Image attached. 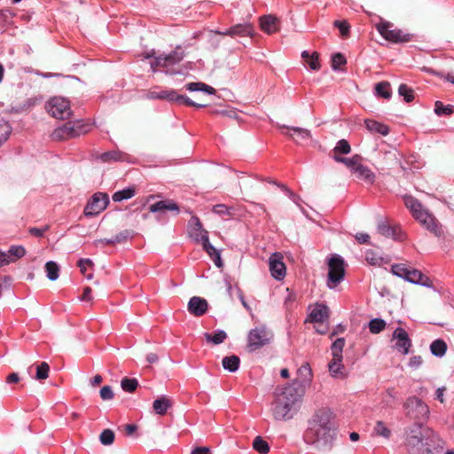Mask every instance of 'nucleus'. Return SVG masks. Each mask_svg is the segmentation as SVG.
<instances>
[{"mask_svg":"<svg viewBox=\"0 0 454 454\" xmlns=\"http://www.w3.org/2000/svg\"><path fill=\"white\" fill-rule=\"evenodd\" d=\"M333 412L328 408L318 409L309 421L305 440L318 448L330 450L333 447L335 428Z\"/></svg>","mask_w":454,"mask_h":454,"instance_id":"obj_1","label":"nucleus"},{"mask_svg":"<svg viewBox=\"0 0 454 454\" xmlns=\"http://www.w3.org/2000/svg\"><path fill=\"white\" fill-rule=\"evenodd\" d=\"M406 442L411 451L430 453L440 446L439 442H442V440L433 431L429 429L423 430L422 425H415L414 428L411 429Z\"/></svg>","mask_w":454,"mask_h":454,"instance_id":"obj_2","label":"nucleus"},{"mask_svg":"<svg viewBox=\"0 0 454 454\" xmlns=\"http://www.w3.org/2000/svg\"><path fill=\"white\" fill-rule=\"evenodd\" d=\"M405 207L410 210L412 216L427 230L434 233L436 237H441L443 233L442 226L436 221L423 205L413 196H403Z\"/></svg>","mask_w":454,"mask_h":454,"instance_id":"obj_3","label":"nucleus"},{"mask_svg":"<svg viewBox=\"0 0 454 454\" xmlns=\"http://www.w3.org/2000/svg\"><path fill=\"white\" fill-rule=\"evenodd\" d=\"M335 161L344 164L359 180L369 184L374 183V173L369 168V167L362 163V157L360 155L355 154L351 158L335 157Z\"/></svg>","mask_w":454,"mask_h":454,"instance_id":"obj_4","label":"nucleus"},{"mask_svg":"<svg viewBox=\"0 0 454 454\" xmlns=\"http://www.w3.org/2000/svg\"><path fill=\"white\" fill-rule=\"evenodd\" d=\"M184 58V51H182L180 46H177L168 54H162L156 57L154 60L151 62V68L153 72L156 71L157 67L163 68L167 74H180L181 71L175 68V66L180 63Z\"/></svg>","mask_w":454,"mask_h":454,"instance_id":"obj_5","label":"nucleus"},{"mask_svg":"<svg viewBox=\"0 0 454 454\" xmlns=\"http://www.w3.org/2000/svg\"><path fill=\"white\" fill-rule=\"evenodd\" d=\"M405 415L415 421V425H423L429 417V407L420 398L410 396L403 403Z\"/></svg>","mask_w":454,"mask_h":454,"instance_id":"obj_6","label":"nucleus"},{"mask_svg":"<svg viewBox=\"0 0 454 454\" xmlns=\"http://www.w3.org/2000/svg\"><path fill=\"white\" fill-rule=\"evenodd\" d=\"M391 272L412 284L423 286H430L432 285V282L427 276L423 274L420 270L410 267L405 263L393 264L391 266Z\"/></svg>","mask_w":454,"mask_h":454,"instance_id":"obj_7","label":"nucleus"},{"mask_svg":"<svg viewBox=\"0 0 454 454\" xmlns=\"http://www.w3.org/2000/svg\"><path fill=\"white\" fill-rule=\"evenodd\" d=\"M328 274L326 286L330 289L335 288L345 277V261L337 254H332L327 261Z\"/></svg>","mask_w":454,"mask_h":454,"instance_id":"obj_8","label":"nucleus"},{"mask_svg":"<svg viewBox=\"0 0 454 454\" xmlns=\"http://www.w3.org/2000/svg\"><path fill=\"white\" fill-rule=\"evenodd\" d=\"M376 29L385 40L394 43H408L412 36L402 29L394 27V24L387 20H380L376 24Z\"/></svg>","mask_w":454,"mask_h":454,"instance_id":"obj_9","label":"nucleus"},{"mask_svg":"<svg viewBox=\"0 0 454 454\" xmlns=\"http://www.w3.org/2000/svg\"><path fill=\"white\" fill-rule=\"evenodd\" d=\"M272 334L265 326L255 327L248 333L247 335V349L254 352L270 343Z\"/></svg>","mask_w":454,"mask_h":454,"instance_id":"obj_10","label":"nucleus"},{"mask_svg":"<svg viewBox=\"0 0 454 454\" xmlns=\"http://www.w3.org/2000/svg\"><path fill=\"white\" fill-rule=\"evenodd\" d=\"M109 204V198L106 193L96 192L88 200L84 207V215L88 217L96 216L103 212Z\"/></svg>","mask_w":454,"mask_h":454,"instance_id":"obj_11","label":"nucleus"},{"mask_svg":"<svg viewBox=\"0 0 454 454\" xmlns=\"http://www.w3.org/2000/svg\"><path fill=\"white\" fill-rule=\"evenodd\" d=\"M48 113L56 119L65 120L71 115L69 101L61 97H54L47 103Z\"/></svg>","mask_w":454,"mask_h":454,"instance_id":"obj_12","label":"nucleus"},{"mask_svg":"<svg viewBox=\"0 0 454 454\" xmlns=\"http://www.w3.org/2000/svg\"><path fill=\"white\" fill-rule=\"evenodd\" d=\"M269 267L271 276L277 280H282L286 274V267L280 253H274L269 258Z\"/></svg>","mask_w":454,"mask_h":454,"instance_id":"obj_13","label":"nucleus"},{"mask_svg":"<svg viewBox=\"0 0 454 454\" xmlns=\"http://www.w3.org/2000/svg\"><path fill=\"white\" fill-rule=\"evenodd\" d=\"M393 338L396 340L395 348L403 355L410 352L411 340L408 333L402 327H397L393 333Z\"/></svg>","mask_w":454,"mask_h":454,"instance_id":"obj_14","label":"nucleus"},{"mask_svg":"<svg viewBox=\"0 0 454 454\" xmlns=\"http://www.w3.org/2000/svg\"><path fill=\"white\" fill-rule=\"evenodd\" d=\"M188 232L196 242H204V236H208L207 231L202 227V223L196 215H192L188 223Z\"/></svg>","mask_w":454,"mask_h":454,"instance_id":"obj_15","label":"nucleus"},{"mask_svg":"<svg viewBox=\"0 0 454 454\" xmlns=\"http://www.w3.org/2000/svg\"><path fill=\"white\" fill-rule=\"evenodd\" d=\"M215 33L221 35H228L231 37L252 36L254 35V27L250 23L237 24L224 31H216Z\"/></svg>","mask_w":454,"mask_h":454,"instance_id":"obj_16","label":"nucleus"},{"mask_svg":"<svg viewBox=\"0 0 454 454\" xmlns=\"http://www.w3.org/2000/svg\"><path fill=\"white\" fill-rule=\"evenodd\" d=\"M377 230L382 236L392 238L395 240L402 241L405 239V234L399 225H389L387 222H380Z\"/></svg>","mask_w":454,"mask_h":454,"instance_id":"obj_17","label":"nucleus"},{"mask_svg":"<svg viewBox=\"0 0 454 454\" xmlns=\"http://www.w3.org/2000/svg\"><path fill=\"white\" fill-rule=\"evenodd\" d=\"M165 99L170 102H176L178 105H184L188 106H194L197 108H203L206 106L204 104H198L193 102L191 98L184 95H179L174 90H166Z\"/></svg>","mask_w":454,"mask_h":454,"instance_id":"obj_18","label":"nucleus"},{"mask_svg":"<svg viewBox=\"0 0 454 454\" xmlns=\"http://www.w3.org/2000/svg\"><path fill=\"white\" fill-rule=\"evenodd\" d=\"M207 301L199 296L192 297L188 302V311L195 317L203 316L207 312Z\"/></svg>","mask_w":454,"mask_h":454,"instance_id":"obj_19","label":"nucleus"},{"mask_svg":"<svg viewBox=\"0 0 454 454\" xmlns=\"http://www.w3.org/2000/svg\"><path fill=\"white\" fill-rule=\"evenodd\" d=\"M294 405L286 403L283 398H276L273 403V415L276 419H290V411Z\"/></svg>","mask_w":454,"mask_h":454,"instance_id":"obj_20","label":"nucleus"},{"mask_svg":"<svg viewBox=\"0 0 454 454\" xmlns=\"http://www.w3.org/2000/svg\"><path fill=\"white\" fill-rule=\"evenodd\" d=\"M276 398H283L286 403L294 405L299 400V395L294 387H277L275 390Z\"/></svg>","mask_w":454,"mask_h":454,"instance_id":"obj_21","label":"nucleus"},{"mask_svg":"<svg viewBox=\"0 0 454 454\" xmlns=\"http://www.w3.org/2000/svg\"><path fill=\"white\" fill-rule=\"evenodd\" d=\"M149 210L152 213L175 211L176 215L180 211L178 205L172 200H163L152 204L149 207Z\"/></svg>","mask_w":454,"mask_h":454,"instance_id":"obj_22","label":"nucleus"},{"mask_svg":"<svg viewBox=\"0 0 454 454\" xmlns=\"http://www.w3.org/2000/svg\"><path fill=\"white\" fill-rule=\"evenodd\" d=\"M283 129L293 131V133L286 132V136L292 137L295 143L300 144L304 141H308L311 137V133L309 129L298 128V127H287L282 126Z\"/></svg>","mask_w":454,"mask_h":454,"instance_id":"obj_23","label":"nucleus"},{"mask_svg":"<svg viewBox=\"0 0 454 454\" xmlns=\"http://www.w3.org/2000/svg\"><path fill=\"white\" fill-rule=\"evenodd\" d=\"M204 242L201 243L203 249L214 262L216 267L222 268L223 263L221 258L220 251L216 249L210 242L208 236H204Z\"/></svg>","mask_w":454,"mask_h":454,"instance_id":"obj_24","label":"nucleus"},{"mask_svg":"<svg viewBox=\"0 0 454 454\" xmlns=\"http://www.w3.org/2000/svg\"><path fill=\"white\" fill-rule=\"evenodd\" d=\"M51 138L54 141H64L74 138L70 121L56 128L51 133Z\"/></svg>","mask_w":454,"mask_h":454,"instance_id":"obj_25","label":"nucleus"},{"mask_svg":"<svg viewBox=\"0 0 454 454\" xmlns=\"http://www.w3.org/2000/svg\"><path fill=\"white\" fill-rule=\"evenodd\" d=\"M260 26L262 31L267 34H273L279 28L278 20L272 15H266L260 19Z\"/></svg>","mask_w":454,"mask_h":454,"instance_id":"obj_26","label":"nucleus"},{"mask_svg":"<svg viewBox=\"0 0 454 454\" xmlns=\"http://www.w3.org/2000/svg\"><path fill=\"white\" fill-rule=\"evenodd\" d=\"M364 124L372 134L387 136L389 133L388 126L378 121L367 119L364 121Z\"/></svg>","mask_w":454,"mask_h":454,"instance_id":"obj_27","label":"nucleus"},{"mask_svg":"<svg viewBox=\"0 0 454 454\" xmlns=\"http://www.w3.org/2000/svg\"><path fill=\"white\" fill-rule=\"evenodd\" d=\"M70 126L72 128V133L74 138L89 133L91 130L92 125L89 121L78 120L74 121H70Z\"/></svg>","mask_w":454,"mask_h":454,"instance_id":"obj_28","label":"nucleus"},{"mask_svg":"<svg viewBox=\"0 0 454 454\" xmlns=\"http://www.w3.org/2000/svg\"><path fill=\"white\" fill-rule=\"evenodd\" d=\"M297 380L301 385H308L312 380V370L309 363H303L297 371Z\"/></svg>","mask_w":454,"mask_h":454,"instance_id":"obj_29","label":"nucleus"},{"mask_svg":"<svg viewBox=\"0 0 454 454\" xmlns=\"http://www.w3.org/2000/svg\"><path fill=\"white\" fill-rule=\"evenodd\" d=\"M171 406L172 401L166 396H160L153 403V411L160 416L165 415Z\"/></svg>","mask_w":454,"mask_h":454,"instance_id":"obj_30","label":"nucleus"},{"mask_svg":"<svg viewBox=\"0 0 454 454\" xmlns=\"http://www.w3.org/2000/svg\"><path fill=\"white\" fill-rule=\"evenodd\" d=\"M328 366L329 372L333 377L337 379L346 378L345 367L342 364V358H340V360H335L334 357H333Z\"/></svg>","mask_w":454,"mask_h":454,"instance_id":"obj_31","label":"nucleus"},{"mask_svg":"<svg viewBox=\"0 0 454 454\" xmlns=\"http://www.w3.org/2000/svg\"><path fill=\"white\" fill-rule=\"evenodd\" d=\"M301 58L304 59L306 64L309 67L311 70L318 71L321 67L319 61V54L317 51L309 53L307 51H303L301 52Z\"/></svg>","mask_w":454,"mask_h":454,"instance_id":"obj_32","label":"nucleus"},{"mask_svg":"<svg viewBox=\"0 0 454 454\" xmlns=\"http://www.w3.org/2000/svg\"><path fill=\"white\" fill-rule=\"evenodd\" d=\"M222 364L224 370L235 372L239 368L240 359L236 355L227 356L223 358Z\"/></svg>","mask_w":454,"mask_h":454,"instance_id":"obj_33","label":"nucleus"},{"mask_svg":"<svg viewBox=\"0 0 454 454\" xmlns=\"http://www.w3.org/2000/svg\"><path fill=\"white\" fill-rule=\"evenodd\" d=\"M99 158L103 162L124 161L127 160L128 154L120 151H111L102 153Z\"/></svg>","mask_w":454,"mask_h":454,"instance_id":"obj_34","label":"nucleus"},{"mask_svg":"<svg viewBox=\"0 0 454 454\" xmlns=\"http://www.w3.org/2000/svg\"><path fill=\"white\" fill-rule=\"evenodd\" d=\"M136 194V188L134 186H129L125 189L115 192L112 199L115 202H120L124 200H129L134 197Z\"/></svg>","mask_w":454,"mask_h":454,"instance_id":"obj_35","label":"nucleus"},{"mask_svg":"<svg viewBox=\"0 0 454 454\" xmlns=\"http://www.w3.org/2000/svg\"><path fill=\"white\" fill-rule=\"evenodd\" d=\"M204 338L207 342L218 345L227 339V333L223 330H217L213 333H205Z\"/></svg>","mask_w":454,"mask_h":454,"instance_id":"obj_36","label":"nucleus"},{"mask_svg":"<svg viewBox=\"0 0 454 454\" xmlns=\"http://www.w3.org/2000/svg\"><path fill=\"white\" fill-rule=\"evenodd\" d=\"M185 88L189 91H204L209 95L215 93V90L213 87L200 82H189L185 85Z\"/></svg>","mask_w":454,"mask_h":454,"instance_id":"obj_37","label":"nucleus"},{"mask_svg":"<svg viewBox=\"0 0 454 454\" xmlns=\"http://www.w3.org/2000/svg\"><path fill=\"white\" fill-rule=\"evenodd\" d=\"M430 350L434 356L442 357L446 354L447 344L443 340L437 339L431 343Z\"/></svg>","mask_w":454,"mask_h":454,"instance_id":"obj_38","label":"nucleus"},{"mask_svg":"<svg viewBox=\"0 0 454 454\" xmlns=\"http://www.w3.org/2000/svg\"><path fill=\"white\" fill-rule=\"evenodd\" d=\"M333 152V159L335 160V157H341L340 154H348L351 152V146L346 139H340L337 142Z\"/></svg>","mask_w":454,"mask_h":454,"instance_id":"obj_39","label":"nucleus"},{"mask_svg":"<svg viewBox=\"0 0 454 454\" xmlns=\"http://www.w3.org/2000/svg\"><path fill=\"white\" fill-rule=\"evenodd\" d=\"M327 316V308L325 305H317L309 314L311 322H323Z\"/></svg>","mask_w":454,"mask_h":454,"instance_id":"obj_40","label":"nucleus"},{"mask_svg":"<svg viewBox=\"0 0 454 454\" xmlns=\"http://www.w3.org/2000/svg\"><path fill=\"white\" fill-rule=\"evenodd\" d=\"M375 94L378 97L388 99L391 98V88L388 82H380L375 85Z\"/></svg>","mask_w":454,"mask_h":454,"instance_id":"obj_41","label":"nucleus"},{"mask_svg":"<svg viewBox=\"0 0 454 454\" xmlns=\"http://www.w3.org/2000/svg\"><path fill=\"white\" fill-rule=\"evenodd\" d=\"M345 346V339L344 338H338L336 339L332 346H331V351L332 356L334 357L335 360H340V358H342V351L343 348Z\"/></svg>","mask_w":454,"mask_h":454,"instance_id":"obj_42","label":"nucleus"},{"mask_svg":"<svg viewBox=\"0 0 454 454\" xmlns=\"http://www.w3.org/2000/svg\"><path fill=\"white\" fill-rule=\"evenodd\" d=\"M253 448L260 454H268L270 450L269 443L262 436L254 439Z\"/></svg>","mask_w":454,"mask_h":454,"instance_id":"obj_43","label":"nucleus"},{"mask_svg":"<svg viewBox=\"0 0 454 454\" xmlns=\"http://www.w3.org/2000/svg\"><path fill=\"white\" fill-rule=\"evenodd\" d=\"M7 254L9 259H11V262H13L22 258L26 254V250L22 246H12L8 249Z\"/></svg>","mask_w":454,"mask_h":454,"instance_id":"obj_44","label":"nucleus"},{"mask_svg":"<svg viewBox=\"0 0 454 454\" xmlns=\"http://www.w3.org/2000/svg\"><path fill=\"white\" fill-rule=\"evenodd\" d=\"M45 270L50 280L54 281L59 278V268L56 262L52 261L46 262Z\"/></svg>","mask_w":454,"mask_h":454,"instance_id":"obj_45","label":"nucleus"},{"mask_svg":"<svg viewBox=\"0 0 454 454\" xmlns=\"http://www.w3.org/2000/svg\"><path fill=\"white\" fill-rule=\"evenodd\" d=\"M121 387L123 389V391L128 393H133L138 387V381L135 378H123L121 381Z\"/></svg>","mask_w":454,"mask_h":454,"instance_id":"obj_46","label":"nucleus"},{"mask_svg":"<svg viewBox=\"0 0 454 454\" xmlns=\"http://www.w3.org/2000/svg\"><path fill=\"white\" fill-rule=\"evenodd\" d=\"M398 93L405 102L410 103L414 100V90L408 85L402 83L398 88Z\"/></svg>","mask_w":454,"mask_h":454,"instance_id":"obj_47","label":"nucleus"},{"mask_svg":"<svg viewBox=\"0 0 454 454\" xmlns=\"http://www.w3.org/2000/svg\"><path fill=\"white\" fill-rule=\"evenodd\" d=\"M50 366L46 362H42L36 366V373L35 379L37 380H43L49 377Z\"/></svg>","mask_w":454,"mask_h":454,"instance_id":"obj_48","label":"nucleus"},{"mask_svg":"<svg viewBox=\"0 0 454 454\" xmlns=\"http://www.w3.org/2000/svg\"><path fill=\"white\" fill-rule=\"evenodd\" d=\"M386 322L381 318H373L369 323V330L372 333H380L386 327Z\"/></svg>","mask_w":454,"mask_h":454,"instance_id":"obj_49","label":"nucleus"},{"mask_svg":"<svg viewBox=\"0 0 454 454\" xmlns=\"http://www.w3.org/2000/svg\"><path fill=\"white\" fill-rule=\"evenodd\" d=\"M434 113L439 116L450 115L453 113V106H445L441 101H436L434 104Z\"/></svg>","mask_w":454,"mask_h":454,"instance_id":"obj_50","label":"nucleus"},{"mask_svg":"<svg viewBox=\"0 0 454 454\" xmlns=\"http://www.w3.org/2000/svg\"><path fill=\"white\" fill-rule=\"evenodd\" d=\"M12 132V127L9 122L1 120L0 121V145L6 141Z\"/></svg>","mask_w":454,"mask_h":454,"instance_id":"obj_51","label":"nucleus"},{"mask_svg":"<svg viewBox=\"0 0 454 454\" xmlns=\"http://www.w3.org/2000/svg\"><path fill=\"white\" fill-rule=\"evenodd\" d=\"M114 433L111 429H105L99 435L100 442L103 445H110L114 441Z\"/></svg>","mask_w":454,"mask_h":454,"instance_id":"obj_52","label":"nucleus"},{"mask_svg":"<svg viewBox=\"0 0 454 454\" xmlns=\"http://www.w3.org/2000/svg\"><path fill=\"white\" fill-rule=\"evenodd\" d=\"M14 13L9 10H1L0 11V24L2 27H5L12 23V19L14 17Z\"/></svg>","mask_w":454,"mask_h":454,"instance_id":"obj_53","label":"nucleus"},{"mask_svg":"<svg viewBox=\"0 0 454 454\" xmlns=\"http://www.w3.org/2000/svg\"><path fill=\"white\" fill-rule=\"evenodd\" d=\"M365 261L372 266L380 265L382 258L376 255L372 250H368L365 253Z\"/></svg>","mask_w":454,"mask_h":454,"instance_id":"obj_54","label":"nucleus"},{"mask_svg":"<svg viewBox=\"0 0 454 454\" xmlns=\"http://www.w3.org/2000/svg\"><path fill=\"white\" fill-rule=\"evenodd\" d=\"M347 63L346 58L341 53H335L332 57V68L337 70Z\"/></svg>","mask_w":454,"mask_h":454,"instance_id":"obj_55","label":"nucleus"},{"mask_svg":"<svg viewBox=\"0 0 454 454\" xmlns=\"http://www.w3.org/2000/svg\"><path fill=\"white\" fill-rule=\"evenodd\" d=\"M377 434L388 438L390 436V430L386 427L382 421H378L375 427Z\"/></svg>","mask_w":454,"mask_h":454,"instance_id":"obj_56","label":"nucleus"},{"mask_svg":"<svg viewBox=\"0 0 454 454\" xmlns=\"http://www.w3.org/2000/svg\"><path fill=\"white\" fill-rule=\"evenodd\" d=\"M334 26L339 28L342 36H347L349 33V24L346 20H336Z\"/></svg>","mask_w":454,"mask_h":454,"instance_id":"obj_57","label":"nucleus"},{"mask_svg":"<svg viewBox=\"0 0 454 454\" xmlns=\"http://www.w3.org/2000/svg\"><path fill=\"white\" fill-rule=\"evenodd\" d=\"M212 211L219 215H231V209L224 204H217L213 207Z\"/></svg>","mask_w":454,"mask_h":454,"instance_id":"obj_58","label":"nucleus"},{"mask_svg":"<svg viewBox=\"0 0 454 454\" xmlns=\"http://www.w3.org/2000/svg\"><path fill=\"white\" fill-rule=\"evenodd\" d=\"M100 397L104 400V401H108V400H112L114 398V392H113V389L110 386H104L101 389H100Z\"/></svg>","mask_w":454,"mask_h":454,"instance_id":"obj_59","label":"nucleus"},{"mask_svg":"<svg viewBox=\"0 0 454 454\" xmlns=\"http://www.w3.org/2000/svg\"><path fill=\"white\" fill-rule=\"evenodd\" d=\"M77 265L81 272L85 275L87 269L92 267L93 262L90 259H80Z\"/></svg>","mask_w":454,"mask_h":454,"instance_id":"obj_60","label":"nucleus"},{"mask_svg":"<svg viewBox=\"0 0 454 454\" xmlns=\"http://www.w3.org/2000/svg\"><path fill=\"white\" fill-rule=\"evenodd\" d=\"M423 363V359L420 356H413L410 358L409 366L412 368L419 367Z\"/></svg>","mask_w":454,"mask_h":454,"instance_id":"obj_61","label":"nucleus"},{"mask_svg":"<svg viewBox=\"0 0 454 454\" xmlns=\"http://www.w3.org/2000/svg\"><path fill=\"white\" fill-rule=\"evenodd\" d=\"M355 239L359 244H367L370 240V236L367 233L358 232L355 235Z\"/></svg>","mask_w":454,"mask_h":454,"instance_id":"obj_62","label":"nucleus"},{"mask_svg":"<svg viewBox=\"0 0 454 454\" xmlns=\"http://www.w3.org/2000/svg\"><path fill=\"white\" fill-rule=\"evenodd\" d=\"M166 90H162L160 91L152 90L149 92V98L153 99H165Z\"/></svg>","mask_w":454,"mask_h":454,"instance_id":"obj_63","label":"nucleus"},{"mask_svg":"<svg viewBox=\"0 0 454 454\" xmlns=\"http://www.w3.org/2000/svg\"><path fill=\"white\" fill-rule=\"evenodd\" d=\"M191 454H210V449L208 447H195Z\"/></svg>","mask_w":454,"mask_h":454,"instance_id":"obj_64","label":"nucleus"}]
</instances>
